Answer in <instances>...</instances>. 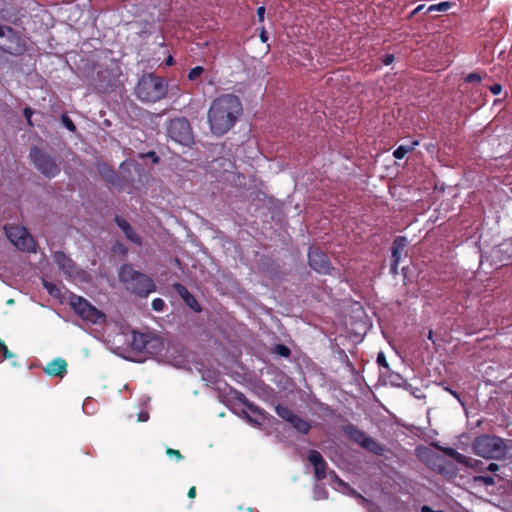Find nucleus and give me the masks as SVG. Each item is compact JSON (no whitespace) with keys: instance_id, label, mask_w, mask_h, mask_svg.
Wrapping results in <instances>:
<instances>
[{"instance_id":"f257e3e1","label":"nucleus","mask_w":512,"mask_h":512,"mask_svg":"<svg viewBox=\"0 0 512 512\" xmlns=\"http://www.w3.org/2000/svg\"><path fill=\"white\" fill-rule=\"evenodd\" d=\"M243 111L240 99L234 94H223L210 104L207 119L213 135L222 136L231 130Z\"/></svg>"},{"instance_id":"f03ea898","label":"nucleus","mask_w":512,"mask_h":512,"mask_svg":"<svg viewBox=\"0 0 512 512\" xmlns=\"http://www.w3.org/2000/svg\"><path fill=\"white\" fill-rule=\"evenodd\" d=\"M474 452L487 459H502L512 449V440L504 441L500 437L482 435L473 443Z\"/></svg>"},{"instance_id":"7ed1b4c3","label":"nucleus","mask_w":512,"mask_h":512,"mask_svg":"<svg viewBox=\"0 0 512 512\" xmlns=\"http://www.w3.org/2000/svg\"><path fill=\"white\" fill-rule=\"evenodd\" d=\"M166 92L165 81L152 75L143 76L136 87L138 98L146 102H156L162 99Z\"/></svg>"},{"instance_id":"20e7f679","label":"nucleus","mask_w":512,"mask_h":512,"mask_svg":"<svg viewBox=\"0 0 512 512\" xmlns=\"http://www.w3.org/2000/svg\"><path fill=\"white\" fill-rule=\"evenodd\" d=\"M119 277L121 281L128 285V289L133 290L141 296H147L155 290V284L150 277L134 271L129 265H124L121 268Z\"/></svg>"},{"instance_id":"39448f33","label":"nucleus","mask_w":512,"mask_h":512,"mask_svg":"<svg viewBox=\"0 0 512 512\" xmlns=\"http://www.w3.org/2000/svg\"><path fill=\"white\" fill-rule=\"evenodd\" d=\"M69 302L73 310L83 319L93 324H103L106 316L103 312L92 306L86 299L71 295Z\"/></svg>"},{"instance_id":"423d86ee","label":"nucleus","mask_w":512,"mask_h":512,"mask_svg":"<svg viewBox=\"0 0 512 512\" xmlns=\"http://www.w3.org/2000/svg\"><path fill=\"white\" fill-rule=\"evenodd\" d=\"M167 132L173 141L181 145L190 146L194 141L190 124L185 118L171 120Z\"/></svg>"},{"instance_id":"0eeeda50","label":"nucleus","mask_w":512,"mask_h":512,"mask_svg":"<svg viewBox=\"0 0 512 512\" xmlns=\"http://www.w3.org/2000/svg\"><path fill=\"white\" fill-rule=\"evenodd\" d=\"M132 347L139 352L157 354L164 347V342L156 336L147 333H132Z\"/></svg>"},{"instance_id":"6e6552de","label":"nucleus","mask_w":512,"mask_h":512,"mask_svg":"<svg viewBox=\"0 0 512 512\" xmlns=\"http://www.w3.org/2000/svg\"><path fill=\"white\" fill-rule=\"evenodd\" d=\"M30 157L37 170L46 177H55L60 169L55 160L38 148H33Z\"/></svg>"},{"instance_id":"1a4fd4ad","label":"nucleus","mask_w":512,"mask_h":512,"mask_svg":"<svg viewBox=\"0 0 512 512\" xmlns=\"http://www.w3.org/2000/svg\"><path fill=\"white\" fill-rule=\"evenodd\" d=\"M6 235L10 242L22 251H34L35 242L28 234L26 228L21 226H8L5 228Z\"/></svg>"},{"instance_id":"9d476101","label":"nucleus","mask_w":512,"mask_h":512,"mask_svg":"<svg viewBox=\"0 0 512 512\" xmlns=\"http://www.w3.org/2000/svg\"><path fill=\"white\" fill-rule=\"evenodd\" d=\"M238 401L243 404L242 414L254 426H261L266 420V414L254 404L250 403L243 394L237 395Z\"/></svg>"},{"instance_id":"9b49d317","label":"nucleus","mask_w":512,"mask_h":512,"mask_svg":"<svg viewBox=\"0 0 512 512\" xmlns=\"http://www.w3.org/2000/svg\"><path fill=\"white\" fill-rule=\"evenodd\" d=\"M275 411L279 417L291 423V425L299 432L307 433L309 431L310 424L297 415H294L287 407L278 405L276 406Z\"/></svg>"},{"instance_id":"f8f14e48","label":"nucleus","mask_w":512,"mask_h":512,"mask_svg":"<svg viewBox=\"0 0 512 512\" xmlns=\"http://www.w3.org/2000/svg\"><path fill=\"white\" fill-rule=\"evenodd\" d=\"M350 438L356 443L360 444L363 448L375 454H381L382 448L370 437L362 431L355 428H349Z\"/></svg>"},{"instance_id":"ddd939ff","label":"nucleus","mask_w":512,"mask_h":512,"mask_svg":"<svg viewBox=\"0 0 512 512\" xmlns=\"http://www.w3.org/2000/svg\"><path fill=\"white\" fill-rule=\"evenodd\" d=\"M309 264L312 269L319 273L326 274L330 271V263L325 253L319 249H311L309 254Z\"/></svg>"},{"instance_id":"4468645a","label":"nucleus","mask_w":512,"mask_h":512,"mask_svg":"<svg viewBox=\"0 0 512 512\" xmlns=\"http://www.w3.org/2000/svg\"><path fill=\"white\" fill-rule=\"evenodd\" d=\"M308 460L314 467L315 478L317 480L325 478L326 463L321 454L316 450H311L308 453Z\"/></svg>"},{"instance_id":"2eb2a0df","label":"nucleus","mask_w":512,"mask_h":512,"mask_svg":"<svg viewBox=\"0 0 512 512\" xmlns=\"http://www.w3.org/2000/svg\"><path fill=\"white\" fill-rule=\"evenodd\" d=\"M54 259L60 269L69 276L74 274V265L71 259H69L64 253L57 252L54 255Z\"/></svg>"},{"instance_id":"dca6fc26","label":"nucleus","mask_w":512,"mask_h":512,"mask_svg":"<svg viewBox=\"0 0 512 512\" xmlns=\"http://www.w3.org/2000/svg\"><path fill=\"white\" fill-rule=\"evenodd\" d=\"M405 246H406V239L402 238V237L395 239V241L393 243V248H392L393 264H392L391 269L394 273H396V267L400 261L401 252L403 251Z\"/></svg>"},{"instance_id":"f3484780","label":"nucleus","mask_w":512,"mask_h":512,"mask_svg":"<svg viewBox=\"0 0 512 512\" xmlns=\"http://www.w3.org/2000/svg\"><path fill=\"white\" fill-rule=\"evenodd\" d=\"M66 366L63 359H55L46 366L45 372L49 375L59 376L66 371Z\"/></svg>"},{"instance_id":"a211bd4d","label":"nucleus","mask_w":512,"mask_h":512,"mask_svg":"<svg viewBox=\"0 0 512 512\" xmlns=\"http://www.w3.org/2000/svg\"><path fill=\"white\" fill-rule=\"evenodd\" d=\"M117 224L118 226L122 229V231L124 232V234L126 235V237L134 242V243H140V238L138 237V235L133 231V229L131 228V226L129 225V223H127L125 220H122V219H117Z\"/></svg>"},{"instance_id":"6ab92c4d","label":"nucleus","mask_w":512,"mask_h":512,"mask_svg":"<svg viewBox=\"0 0 512 512\" xmlns=\"http://www.w3.org/2000/svg\"><path fill=\"white\" fill-rule=\"evenodd\" d=\"M419 145V141L414 140L409 145H400L394 152L393 155L396 159H402L411 152L416 146Z\"/></svg>"},{"instance_id":"aec40b11","label":"nucleus","mask_w":512,"mask_h":512,"mask_svg":"<svg viewBox=\"0 0 512 512\" xmlns=\"http://www.w3.org/2000/svg\"><path fill=\"white\" fill-rule=\"evenodd\" d=\"M43 285L47 292L56 299H61V290L59 287H57L55 284L48 282L46 280H43Z\"/></svg>"},{"instance_id":"412c9836","label":"nucleus","mask_w":512,"mask_h":512,"mask_svg":"<svg viewBox=\"0 0 512 512\" xmlns=\"http://www.w3.org/2000/svg\"><path fill=\"white\" fill-rule=\"evenodd\" d=\"M218 167L223 168L224 172H228L232 168V164L226 159H217L212 163L211 170L217 172Z\"/></svg>"},{"instance_id":"4be33fe9","label":"nucleus","mask_w":512,"mask_h":512,"mask_svg":"<svg viewBox=\"0 0 512 512\" xmlns=\"http://www.w3.org/2000/svg\"><path fill=\"white\" fill-rule=\"evenodd\" d=\"M450 6V2H441L438 4H433L427 8V13L445 12L450 8Z\"/></svg>"},{"instance_id":"5701e85b","label":"nucleus","mask_w":512,"mask_h":512,"mask_svg":"<svg viewBox=\"0 0 512 512\" xmlns=\"http://www.w3.org/2000/svg\"><path fill=\"white\" fill-rule=\"evenodd\" d=\"M447 453L452 456L458 463H461V464H464V465H467V466H470L471 465V460L468 459L466 456L456 452L455 450L453 449H449L447 451Z\"/></svg>"},{"instance_id":"b1692460","label":"nucleus","mask_w":512,"mask_h":512,"mask_svg":"<svg viewBox=\"0 0 512 512\" xmlns=\"http://www.w3.org/2000/svg\"><path fill=\"white\" fill-rule=\"evenodd\" d=\"M203 71H204V69L201 66H196V67L192 68L188 73V79L190 81H195L197 78H199L202 75Z\"/></svg>"},{"instance_id":"393cba45","label":"nucleus","mask_w":512,"mask_h":512,"mask_svg":"<svg viewBox=\"0 0 512 512\" xmlns=\"http://www.w3.org/2000/svg\"><path fill=\"white\" fill-rule=\"evenodd\" d=\"M184 301L192 310L200 311V307H199L196 299L191 294H189V296L186 297V299H184Z\"/></svg>"},{"instance_id":"a878e982","label":"nucleus","mask_w":512,"mask_h":512,"mask_svg":"<svg viewBox=\"0 0 512 512\" xmlns=\"http://www.w3.org/2000/svg\"><path fill=\"white\" fill-rule=\"evenodd\" d=\"M174 288L183 300L190 294L189 291L181 284H175Z\"/></svg>"},{"instance_id":"bb28decb","label":"nucleus","mask_w":512,"mask_h":512,"mask_svg":"<svg viewBox=\"0 0 512 512\" xmlns=\"http://www.w3.org/2000/svg\"><path fill=\"white\" fill-rule=\"evenodd\" d=\"M14 36L13 30L6 26H0V37L11 39Z\"/></svg>"},{"instance_id":"cd10ccee","label":"nucleus","mask_w":512,"mask_h":512,"mask_svg":"<svg viewBox=\"0 0 512 512\" xmlns=\"http://www.w3.org/2000/svg\"><path fill=\"white\" fill-rule=\"evenodd\" d=\"M164 301L160 298H155L153 301H152V308L155 310V311H162L163 308H164Z\"/></svg>"},{"instance_id":"c85d7f7f","label":"nucleus","mask_w":512,"mask_h":512,"mask_svg":"<svg viewBox=\"0 0 512 512\" xmlns=\"http://www.w3.org/2000/svg\"><path fill=\"white\" fill-rule=\"evenodd\" d=\"M275 352L284 357H287L290 353L289 349L284 345H277L275 347Z\"/></svg>"},{"instance_id":"c756f323","label":"nucleus","mask_w":512,"mask_h":512,"mask_svg":"<svg viewBox=\"0 0 512 512\" xmlns=\"http://www.w3.org/2000/svg\"><path fill=\"white\" fill-rule=\"evenodd\" d=\"M0 353H2L3 357L6 359L13 357V354L8 350L7 346L2 341H0Z\"/></svg>"},{"instance_id":"7c9ffc66","label":"nucleus","mask_w":512,"mask_h":512,"mask_svg":"<svg viewBox=\"0 0 512 512\" xmlns=\"http://www.w3.org/2000/svg\"><path fill=\"white\" fill-rule=\"evenodd\" d=\"M377 362L380 366H383L385 368L388 367V363L386 361V357L383 352H380L377 356Z\"/></svg>"},{"instance_id":"2f4dec72","label":"nucleus","mask_w":512,"mask_h":512,"mask_svg":"<svg viewBox=\"0 0 512 512\" xmlns=\"http://www.w3.org/2000/svg\"><path fill=\"white\" fill-rule=\"evenodd\" d=\"M62 121L67 129H69L70 131L75 130V126H74L73 122L67 116H63Z\"/></svg>"},{"instance_id":"473e14b6","label":"nucleus","mask_w":512,"mask_h":512,"mask_svg":"<svg viewBox=\"0 0 512 512\" xmlns=\"http://www.w3.org/2000/svg\"><path fill=\"white\" fill-rule=\"evenodd\" d=\"M481 77L477 73H471L466 77L467 82H480Z\"/></svg>"},{"instance_id":"72a5a7b5","label":"nucleus","mask_w":512,"mask_h":512,"mask_svg":"<svg viewBox=\"0 0 512 512\" xmlns=\"http://www.w3.org/2000/svg\"><path fill=\"white\" fill-rule=\"evenodd\" d=\"M167 454L172 458V457H175L177 460H180L181 459V454L178 450H174V449H168L167 450Z\"/></svg>"},{"instance_id":"f704fd0d","label":"nucleus","mask_w":512,"mask_h":512,"mask_svg":"<svg viewBox=\"0 0 512 512\" xmlns=\"http://www.w3.org/2000/svg\"><path fill=\"white\" fill-rule=\"evenodd\" d=\"M265 7L261 6L257 9V16L260 22L264 21Z\"/></svg>"},{"instance_id":"c9c22d12","label":"nucleus","mask_w":512,"mask_h":512,"mask_svg":"<svg viewBox=\"0 0 512 512\" xmlns=\"http://www.w3.org/2000/svg\"><path fill=\"white\" fill-rule=\"evenodd\" d=\"M481 481H483L486 485H493L494 484V478L490 476H482L479 477Z\"/></svg>"},{"instance_id":"e433bc0d","label":"nucleus","mask_w":512,"mask_h":512,"mask_svg":"<svg viewBox=\"0 0 512 512\" xmlns=\"http://www.w3.org/2000/svg\"><path fill=\"white\" fill-rule=\"evenodd\" d=\"M7 51L12 54H20L23 51V47L17 46L16 48L8 47Z\"/></svg>"},{"instance_id":"4c0bfd02","label":"nucleus","mask_w":512,"mask_h":512,"mask_svg":"<svg viewBox=\"0 0 512 512\" xmlns=\"http://www.w3.org/2000/svg\"><path fill=\"white\" fill-rule=\"evenodd\" d=\"M148 418H149V415H148L147 412L142 411V412H140L138 414V421L139 422H146L148 420Z\"/></svg>"},{"instance_id":"58836bf2","label":"nucleus","mask_w":512,"mask_h":512,"mask_svg":"<svg viewBox=\"0 0 512 512\" xmlns=\"http://www.w3.org/2000/svg\"><path fill=\"white\" fill-rule=\"evenodd\" d=\"M33 112L30 108H25L24 109V116L25 118L27 119L28 123L31 124V116H32Z\"/></svg>"},{"instance_id":"ea45409f","label":"nucleus","mask_w":512,"mask_h":512,"mask_svg":"<svg viewBox=\"0 0 512 512\" xmlns=\"http://www.w3.org/2000/svg\"><path fill=\"white\" fill-rule=\"evenodd\" d=\"M490 90L494 95H498L501 92L502 88L499 84H495L490 88Z\"/></svg>"},{"instance_id":"a19ab883","label":"nucleus","mask_w":512,"mask_h":512,"mask_svg":"<svg viewBox=\"0 0 512 512\" xmlns=\"http://www.w3.org/2000/svg\"><path fill=\"white\" fill-rule=\"evenodd\" d=\"M331 478L334 479L335 483L339 486V487H345L346 485L332 472L331 473Z\"/></svg>"},{"instance_id":"79ce46f5","label":"nucleus","mask_w":512,"mask_h":512,"mask_svg":"<svg viewBox=\"0 0 512 512\" xmlns=\"http://www.w3.org/2000/svg\"><path fill=\"white\" fill-rule=\"evenodd\" d=\"M394 61V56L393 55H386L383 59V63L385 65H390L392 62Z\"/></svg>"},{"instance_id":"37998d69","label":"nucleus","mask_w":512,"mask_h":512,"mask_svg":"<svg viewBox=\"0 0 512 512\" xmlns=\"http://www.w3.org/2000/svg\"><path fill=\"white\" fill-rule=\"evenodd\" d=\"M195 496H196V488L195 487H191L189 489V491H188V497L190 499H193V498H195Z\"/></svg>"},{"instance_id":"c03bdc74","label":"nucleus","mask_w":512,"mask_h":512,"mask_svg":"<svg viewBox=\"0 0 512 512\" xmlns=\"http://www.w3.org/2000/svg\"><path fill=\"white\" fill-rule=\"evenodd\" d=\"M498 468H499V467H498V465H497V464H495V463H491V464H489V466H488V468H487V469H488V471H490V472H495V471H497V470H498Z\"/></svg>"},{"instance_id":"a18cd8bd","label":"nucleus","mask_w":512,"mask_h":512,"mask_svg":"<svg viewBox=\"0 0 512 512\" xmlns=\"http://www.w3.org/2000/svg\"><path fill=\"white\" fill-rule=\"evenodd\" d=\"M146 156H148V157H152L154 162H157V161H158V158H157V156L155 155V153H154V152H148V153L146 154Z\"/></svg>"},{"instance_id":"49530a36","label":"nucleus","mask_w":512,"mask_h":512,"mask_svg":"<svg viewBox=\"0 0 512 512\" xmlns=\"http://www.w3.org/2000/svg\"><path fill=\"white\" fill-rule=\"evenodd\" d=\"M260 36H261V40H262L263 42H266V41H267V36H266V32H265V30H262L261 35H260Z\"/></svg>"},{"instance_id":"de8ad7c7","label":"nucleus","mask_w":512,"mask_h":512,"mask_svg":"<svg viewBox=\"0 0 512 512\" xmlns=\"http://www.w3.org/2000/svg\"><path fill=\"white\" fill-rule=\"evenodd\" d=\"M424 8H425V6H424V5H419V6H417V7L415 8V10L413 11V14H415V13H417V12H419V11L423 10Z\"/></svg>"},{"instance_id":"09e8293b","label":"nucleus","mask_w":512,"mask_h":512,"mask_svg":"<svg viewBox=\"0 0 512 512\" xmlns=\"http://www.w3.org/2000/svg\"><path fill=\"white\" fill-rule=\"evenodd\" d=\"M422 512H434L430 507L428 506H423L422 509H421Z\"/></svg>"},{"instance_id":"8fccbe9b","label":"nucleus","mask_w":512,"mask_h":512,"mask_svg":"<svg viewBox=\"0 0 512 512\" xmlns=\"http://www.w3.org/2000/svg\"><path fill=\"white\" fill-rule=\"evenodd\" d=\"M166 64H167L168 66H170V65H172V64H173V58H172V56H169V57L167 58V60H166Z\"/></svg>"},{"instance_id":"3c124183","label":"nucleus","mask_w":512,"mask_h":512,"mask_svg":"<svg viewBox=\"0 0 512 512\" xmlns=\"http://www.w3.org/2000/svg\"><path fill=\"white\" fill-rule=\"evenodd\" d=\"M428 338H429L431 341H433V342H434V340H433V333H432V331H429V333H428Z\"/></svg>"},{"instance_id":"603ef678","label":"nucleus","mask_w":512,"mask_h":512,"mask_svg":"<svg viewBox=\"0 0 512 512\" xmlns=\"http://www.w3.org/2000/svg\"><path fill=\"white\" fill-rule=\"evenodd\" d=\"M449 392L454 396L456 397L458 400H459V396L456 392L452 391V390H449Z\"/></svg>"},{"instance_id":"864d4df0","label":"nucleus","mask_w":512,"mask_h":512,"mask_svg":"<svg viewBox=\"0 0 512 512\" xmlns=\"http://www.w3.org/2000/svg\"><path fill=\"white\" fill-rule=\"evenodd\" d=\"M12 303H13L12 299L8 300V304H12Z\"/></svg>"},{"instance_id":"5fc2aeb1","label":"nucleus","mask_w":512,"mask_h":512,"mask_svg":"<svg viewBox=\"0 0 512 512\" xmlns=\"http://www.w3.org/2000/svg\"><path fill=\"white\" fill-rule=\"evenodd\" d=\"M105 178H107L109 181H112V179H110L108 175H105Z\"/></svg>"}]
</instances>
